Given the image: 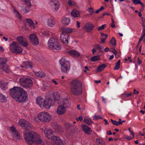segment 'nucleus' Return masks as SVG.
Listing matches in <instances>:
<instances>
[{
    "label": "nucleus",
    "mask_w": 145,
    "mask_h": 145,
    "mask_svg": "<svg viewBox=\"0 0 145 145\" xmlns=\"http://www.w3.org/2000/svg\"><path fill=\"white\" fill-rule=\"evenodd\" d=\"M110 43L113 45L115 46L116 44V40L114 37H113L110 40Z\"/></svg>",
    "instance_id": "a19ab883"
},
{
    "label": "nucleus",
    "mask_w": 145,
    "mask_h": 145,
    "mask_svg": "<svg viewBox=\"0 0 145 145\" xmlns=\"http://www.w3.org/2000/svg\"><path fill=\"white\" fill-rule=\"evenodd\" d=\"M0 87L2 90H4L7 88V87L6 85L5 84H0Z\"/></svg>",
    "instance_id": "a18cd8bd"
},
{
    "label": "nucleus",
    "mask_w": 145,
    "mask_h": 145,
    "mask_svg": "<svg viewBox=\"0 0 145 145\" xmlns=\"http://www.w3.org/2000/svg\"><path fill=\"white\" fill-rule=\"evenodd\" d=\"M109 51L113 53L114 54H116V52L117 51L115 49L112 48H111Z\"/></svg>",
    "instance_id": "603ef678"
},
{
    "label": "nucleus",
    "mask_w": 145,
    "mask_h": 145,
    "mask_svg": "<svg viewBox=\"0 0 145 145\" xmlns=\"http://www.w3.org/2000/svg\"><path fill=\"white\" fill-rule=\"evenodd\" d=\"M66 108H67L70 106L71 103L70 100L67 98L63 99L62 100V103L60 104Z\"/></svg>",
    "instance_id": "5701e85b"
},
{
    "label": "nucleus",
    "mask_w": 145,
    "mask_h": 145,
    "mask_svg": "<svg viewBox=\"0 0 145 145\" xmlns=\"http://www.w3.org/2000/svg\"><path fill=\"white\" fill-rule=\"evenodd\" d=\"M120 61L119 60L116 63L114 67V70L118 69L120 67Z\"/></svg>",
    "instance_id": "4c0bfd02"
},
{
    "label": "nucleus",
    "mask_w": 145,
    "mask_h": 145,
    "mask_svg": "<svg viewBox=\"0 0 145 145\" xmlns=\"http://www.w3.org/2000/svg\"><path fill=\"white\" fill-rule=\"evenodd\" d=\"M70 20L69 18L64 17L61 20V23L64 26H66L69 24Z\"/></svg>",
    "instance_id": "bb28decb"
},
{
    "label": "nucleus",
    "mask_w": 145,
    "mask_h": 145,
    "mask_svg": "<svg viewBox=\"0 0 145 145\" xmlns=\"http://www.w3.org/2000/svg\"><path fill=\"white\" fill-rule=\"evenodd\" d=\"M95 47L98 50L101 51V50L103 48V47L101 46L98 44H96L95 45Z\"/></svg>",
    "instance_id": "c03bdc74"
},
{
    "label": "nucleus",
    "mask_w": 145,
    "mask_h": 145,
    "mask_svg": "<svg viewBox=\"0 0 145 145\" xmlns=\"http://www.w3.org/2000/svg\"><path fill=\"white\" fill-rule=\"evenodd\" d=\"M57 100L58 99L57 98V96H56L55 93H54L48 99H46L45 102H47L48 104H51L50 107L55 104V101L57 102Z\"/></svg>",
    "instance_id": "f8f14e48"
},
{
    "label": "nucleus",
    "mask_w": 145,
    "mask_h": 145,
    "mask_svg": "<svg viewBox=\"0 0 145 145\" xmlns=\"http://www.w3.org/2000/svg\"><path fill=\"white\" fill-rule=\"evenodd\" d=\"M101 39V43H104L105 42V39H103L100 38Z\"/></svg>",
    "instance_id": "680f3d73"
},
{
    "label": "nucleus",
    "mask_w": 145,
    "mask_h": 145,
    "mask_svg": "<svg viewBox=\"0 0 145 145\" xmlns=\"http://www.w3.org/2000/svg\"><path fill=\"white\" fill-rule=\"evenodd\" d=\"M67 108L62 105L60 104L57 108V112L59 115H62L65 113Z\"/></svg>",
    "instance_id": "a211bd4d"
},
{
    "label": "nucleus",
    "mask_w": 145,
    "mask_h": 145,
    "mask_svg": "<svg viewBox=\"0 0 145 145\" xmlns=\"http://www.w3.org/2000/svg\"><path fill=\"white\" fill-rule=\"evenodd\" d=\"M24 2L23 5L21 6V10L25 13L29 12L30 9L29 7H31V4L30 0H22Z\"/></svg>",
    "instance_id": "9d476101"
},
{
    "label": "nucleus",
    "mask_w": 145,
    "mask_h": 145,
    "mask_svg": "<svg viewBox=\"0 0 145 145\" xmlns=\"http://www.w3.org/2000/svg\"><path fill=\"white\" fill-rule=\"evenodd\" d=\"M101 38L104 39L105 40L107 37V34H105L102 33H101Z\"/></svg>",
    "instance_id": "37998d69"
},
{
    "label": "nucleus",
    "mask_w": 145,
    "mask_h": 145,
    "mask_svg": "<svg viewBox=\"0 0 145 145\" xmlns=\"http://www.w3.org/2000/svg\"><path fill=\"white\" fill-rule=\"evenodd\" d=\"M12 7L13 9V12L15 16L20 20H21L22 19L21 14L13 6H12Z\"/></svg>",
    "instance_id": "4be33fe9"
},
{
    "label": "nucleus",
    "mask_w": 145,
    "mask_h": 145,
    "mask_svg": "<svg viewBox=\"0 0 145 145\" xmlns=\"http://www.w3.org/2000/svg\"><path fill=\"white\" fill-rule=\"evenodd\" d=\"M88 11L89 12L91 13L94 12V10L93 8L90 7L88 8Z\"/></svg>",
    "instance_id": "de8ad7c7"
},
{
    "label": "nucleus",
    "mask_w": 145,
    "mask_h": 145,
    "mask_svg": "<svg viewBox=\"0 0 145 145\" xmlns=\"http://www.w3.org/2000/svg\"><path fill=\"white\" fill-rule=\"evenodd\" d=\"M17 40L22 46L24 47H26L28 45V42L26 39L22 36L17 37Z\"/></svg>",
    "instance_id": "2eb2a0df"
},
{
    "label": "nucleus",
    "mask_w": 145,
    "mask_h": 145,
    "mask_svg": "<svg viewBox=\"0 0 145 145\" xmlns=\"http://www.w3.org/2000/svg\"><path fill=\"white\" fill-rule=\"evenodd\" d=\"M92 51L93 54H94L96 52V50L95 48H93L92 50Z\"/></svg>",
    "instance_id": "e2e57ef3"
},
{
    "label": "nucleus",
    "mask_w": 145,
    "mask_h": 145,
    "mask_svg": "<svg viewBox=\"0 0 145 145\" xmlns=\"http://www.w3.org/2000/svg\"><path fill=\"white\" fill-rule=\"evenodd\" d=\"M51 140L53 142V145H63L62 141L57 137H52Z\"/></svg>",
    "instance_id": "f3484780"
},
{
    "label": "nucleus",
    "mask_w": 145,
    "mask_h": 145,
    "mask_svg": "<svg viewBox=\"0 0 145 145\" xmlns=\"http://www.w3.org/2000/svg\"><path fill=\"white\" fill-rule=\"evenodd\" d=\"M29 38L30 41L32 44L36 45L38 44V40L35 34L33 33L30 34L29 35Z\"/></svg>",
    "instance_id": "4468645a"
},
{
    "label": "nucleus",
    "mask_w": 145,
    "mask_h": 145,
    "mask_svg": "<svg viewBox=\"0 0 145 145\" xmlns=\"http://www.w3.org/2000/svg\"><path fill=\"white\" fill-rule=\"evenodd\" d=\"M19 81L21 85L25 88L31 87L33 84V81L30 78H20Z\"/></svg>",
    "instance_id": "6e6552de"
},
{
    "label": "nucleus",
    "mask_w": 145,
    "mask_h": 145,
    "mask_svg": "<svg viewBox=\"0 0 145 145\" xmlns=\"http://www.w3.org/2000/svg\"><path fill=\"white\" fill-rule=\"evenodd\" d=\"M115 55V57L116 58H118L120 56V52L119 53L118 51L116 52V54L115 53L114 54Z\"/></svg>",
    "instance_id": "3c124183"
},
{
    "label": "nucleus",
    "mask_w": 145,
    "mask_h": 145,
    "mask_svg": "<svg viewBox=\"0 0 145 145\" xmlns=\"http://www.w3.org/2000/svg\"><path fill=\"white\" fill-rule=\"evenodd\" d=\"M10 50L12 53L19 54L22 52V49L16 42H12L10 45Z\"/></svg>",
    "instance_id": "0eeeda50"
},
{
    "label": "nucleus",
    "mask_w": 145,
    "mask_h": 145,
    "mask_svg": "<svg viewBox=\"0 0 145 145\" xmlns=\"http://www.w3.org/2000/svg\"><path fill=\"white\" fill-rule=\"evenodd\" d=\"M137 59L138 60V64L139 65L141 63L142 61L138 57V58Z\"/></svg>",
    "instance_id": "052dcab7"
},
{
    "label": "nucleus",
    "mask_w": 145,
    "mask_h": 145,
    "mask_svg": "<svg viewBox=\"0 0 145 145\" xmlns=\"http://www.w3.org/2000/svg\"><path fill=\"white\" fill-rule=\"evenodd\" d=\"M111 122L114 125H116H116H117V121L116 120H113L112 119H111Z\"/></svg>",
    "instance_id": "864d4df0"
},
{
    "label": "nucleus",
    "mask_w": 145,
    "mask_h": 145,
    "mask_svg": "<svg viewBox=\"0 0 145 145\" xmlns=\"http://www.w3.org/2000/svg\"><path fill=\"white\" fill-rule=\"evenodd\" d=\"M67 52L69 54L73 57H77L80 56V53L74 50H70Z\"/></svg>",
    "instance_id": "393cba45"
},
{
    "label": "nucleus",
    "mask_w": 145,
    "mask_h": 145,
    "mask_svg": "<svg viewBox=\"0 0 145 145\" xmlns=\"http://www.w3.org/2000/svg\"><path fill=\"white\" fill-rule=\"evenodd\" d=\"M130 133L131 134V135L133 136V138H131L130 137L127 136V140H131L134 137V135L133 133V132L131 130V129L130 127H129L128 129Z\"/></svg>",
    "instance_id": "ea45409f"
},
{
    "label": "nucleus",
    "mask_w": 145,
    "mask_h": 145,
    "mask_svg": "<svg viewBox=\"0 0 145 145\" xmlns=\"http://www.w3.org/2000/svg\"><path fill=\"white\" fill-rule=\"evenodd\" d=\"M101 118L100 116H99L95 115L93 117V120H96Z\"/></svg>",
    "instance_id": "49530a36"
},
{
    "label": "nucleus",
    "mask_w": 145,
    "mask_h": 145,
    "mask_svg": "<svg viewBox=\"0 0 145 145\" xmlns=\"http://www.w3.org/2000/svg\"><path fill=\"white\" fill-rule=\"evenodd\" d=\"M72 16L74 18L78 17L80 15V12L76 9H73L71 12Z\"/></svg>",
    "instance_id": "cd10ccee"
},
{
    "label": "nucleus",
    "mask_w": 145,
    "mask_h": 145,
    "mask_svg": "<svg viewBox=\"0 0 145 145\" xmlns=\"http://www.w3.org/2000/svg\"><path fill=\"white\" fill-rule=\"evenodd\" d=\"M10 94L14 99L20 103L24 102L28 97L26 91L19 87H14L10 89Z\"/></svg>",
    "instance_id": "f03ea898"
},
{
    "label": "nucleus",
    "mask_w": 145,
    "mask_h": 145,
    "mask_svg": "<svg viewBox=\"0 0 145 145\" xmlns=\"http://www.w3.org/2000/svg\"><path fill=\"white\" fill-rule=\"evenodd\" d=\"M71 93L74 95H79L82 93V83L80 81L75 80L71 83Z\"/></svg>",
    "instance_id": "7ed1b4c3"
},
{
    "label": "nucleus",
    "mask_w": 145,
    "mask_h": 145,
    "mask_svg": "<svg viewBox=\"0 0 145 145\" xmlns=\"http://www.w3.org/2000/svg\"><path fill=\"white\" fill-rule=\"evenodd\" d=\"M7 101L6 97L2 94L0 93V101L5 102Z\"/></svg>",
    "instance_id": "c9c22d12"
},
{
    "label": "nucleus",
    "mask_w": 145,
    "mask_h": 145,
    "mask_svg": "<svg viewBox=\"0 0 145 145\" xmlns=\"http://www.w3.org/2000/svg\"><path fill=\"white\" fill-rule=\"evenodd\" d=\"M46 22L47 25L49 27H52L55 25L56 21L54 18L50 17L46 19Z\"/></svg>",
    "instance_id": "6ab92c4d"
},
{
    "label": "nucleus",
    "mask_w": 145,
    "mask_h": 145,
    "mask_svg": "<svg viewBox=\"0 0 145 145\" xmlns=\"http://www.w3.org/2000/svg\"><path fill=\"white\" fill-rule=\"evenodd\" d=\"M111 22L112 23L111 24V27L113 28L115 27V26L114 23V21L113 19L112 18L111 19Z\"/></svg>",
    "instance_id": "09e8293b"
},
{
    "label": "nucleus",
    "mask_w": 145,
    "mask_h": 145,
    "mask_svg": "<svg viewBox=\"0 0 145 145\" xmlns=\"http://www.w3.org/2000/svg\"><path fill=\"white\" fill-rule=\"evenodd\" d=\"M69 34H65L62 33L60 35V39L62 42L66 45L68 43V40L69 38Z\"/></svg>",
    "instance_id": "dca6fc26"
},
{
    "label": "nucleus",
    "mask_w": 145,
    "mask_h": 145,
    "mask_svg": "<svg viewBox=\"0 0 145 145\" xmlns=\"http://www.w3.org/2000/svg\"><path fill=\"white\" fill-rule=\"evenodd\" d=\"M38 117L39 120L43 122L50 121L52 119V116L48 112H43L39 113Z\"/></svg>",
    "instance_id": "423d86ee"
},
{
    "label": "nucleus",
    "mask_w": 145,
    "mask_h": 145,
    "mask_svg": "<svg viewBox=\"0 0 145 145\" xmlns=\"http://www.w3.org/2000/svg\"><path fill=\"white\" fill-rule=\"evenodd\" d=\"M71 126L72 125L70 123H67L65 124V126L67 128H70Z\"/></svg>",
    "instance_id": "8fccbe9b"
},
{
    "label": "nucleus",
    "mask_w": 145,
    "mask_h": 145,
    "mask_svg": "<svg viewBox=\"0 0 145 145\" xmlns=\"http://www.w3.org/2000/svg\"><path fill=\"white\" fill-rule=\"evenodd\" d=\"M46 100L40 97H38L36 99V102L38 105L41 108H44L47 109H49L50 108L51 104H48L47 102H45Z\"/></svg>",
    "instance_id": "1a4fd4ad"
},
{
    "label": "nucleus",
    "mask_w": 145,
    "mask_h": 145,
    "mask_svg": "<svg viewBox=\"0 0 145 145\" xmlns=\"http://www.w3.org/2000/svg\"><path fill=\"white\" fill-rule=\"evenodd\" d=\"M106 25H103L97 28V30L99 31L101 30L104 29L106 27Z\"/></svg>",
    "instance_id": "79ce46f5"
},
{
    "label": "nucleus",
    "mask_w": 145,
    "mask_h": 145,
    "mask_svg": "<svg viewBox=\"0 0 145 145\" xmlns=\"http://www.w3.org/2000/svg\"><path fill=\"white\" fill-rule=\"evenodd\" d=\"M94 27L92 23L88 22L85 24L83 28L87 32H90L94 29Z\"/></svg>",
    "instance_id": "ddd939ff"
},
{
    "label": "nucleus",
    "mask_w": 145,
    "mask_h": 145,
    "mask_svg": "<svg viewBox=\"0 0 145 145\" xmlns=\"http://www.w3.org/2000/svg\"><path fill=\"white\" fill-rule=\"evenodd\" d=\"M100 59V56L99 55L94 56L90 58V60L92 62H95L99 60Z\"/></svg>",
    "instance_id": "473e14b6"
},
{
    "label": "nucleus",
    "mask_w": 145,
    "mask_h": 145,
    "mask_svg": "<svg viewBox=\"0 0 145 145\" xmlns=\"http://www.w3.org/2000/svg\"><path fill=\"white\" fill-rule=\"evenodd\" d=\"M106 67V65L105 64H103L98 67L97 71L98 72H100L103 70Z\"/></svg>",
    "instance_id": "f704fd0d"
},
{
    "label": "nucleus",
    "mask_w": 145,
    "mask_h": 145,
    "mask_svg": "<svg viewBox=\"0 0 145 145\" xmlns=\"http://www.w3.org/2000/svg\"><path fill=\"white\" fill-rule=\"evenodd\" d=\"M83 120V118H82V116H79L78 118L77 119V121H81Z\"/></svg>",
    "instance_id": "bf43d9fd"
},
{
    "label": "nucleus",
    "mask_w": 145,
    "mask_h": 145,
    "mask_svg": "<svg viewBox=\"0 0 145 145\" xmlns=\"http://www.w3.org/2000/svg\"><path fill=\"white\" fill-rule=\"evenodd\" d=\"M50 4L55 11L58 10L59 8V3L57 0H52Z\"/></svg>",
    "instance_id": "412c9836"
},
{
    "label": "nucleus",
    "mask_w": 145,
    "mask_h": 145,
    "mask_svg": "<svg viewBox=\"0 0 145 145\" xmlns=\"http://www.w3.org/2000/svg\"><path fill=\"white\" fill-rule=\"evenodd\" d=\"M132 1L133 3L137 5L140 4L142 6L144 7V4L141 2L140 0H132Z\"/></svg>",
    "instance_id": "58836bf2"
},
{
    "label": "nucleus",
    "mask_w": 145,
    "mask_h": 145,
    "mask_svg": "<svg viewBox=\"0 0 145 145\" xmlns=\"http://www.w3.org/2000/svg\"><path fill=\"white\" fill-rule=\"evenodd\" d=\"M84 120L86 123L89 125H91L93 123L91 120L90 118L87 117L85 118Z\"/></svg>",
    "instance_id": "72a5a7b5"
},
{
    "label": "nucleus",
    "mask_w": 145,
    "mask_h": 145,
    "mask_svg": "<svg viewBox=\"0 0 145 145\" xmlns=\"http://www.w3.org/2000/svg\"><path fill=\"white\" fill-rule=\"evenodd\" d=\"M61 66V70L62 72L67 74L70 68V65L69 61L67 60L65 57H62L59 61Z\"/></svg>",
    "instance_id": "39448f33"
},
{
    "label": "nucleus",
    "mask_w": 145,
    "mask_h": 145,
    "mask_svg": "<svg viewBox=\"0 0 145 145\" xmlns=\"http://www.w3.org/2000/svg\"><path fill=\"white\" fill-rule=\"evenodd\" d=\"M134 92L133 93L134 94H138L139 93V92L138 91H137L136 89H134L133 90Z\"/></svg>",
    "instance_id": "4d7b16f0"
},
{
    "label": "nucleus",
    "mask_w": 145,
    "mask_h": 145,
    "mask_svg": "<svg viewBox=\"0 0 145 145\" xmlns=\"http://www.w3.org/2000/svg\"><path fill=\"white\" fill-rule=\"evenodd\" d=\"M19 124L26 130L24 132V138L26 142L29 144L33 143L40 144L42 142L39 135L33 131H30L29 130L32 127V125L26 120L22 119L18 121Z\"/></svg>",
    "instance_id": "f257e3e1"
},
{
    "label": "nucleus",
    "mask_w": 145,
    "mask_h": 145,
    "mask_svg": "<svg viewBox=\"0 0 145 145\" xmlns=\"http://www.w3.org/2000/svg\"><path fill=\"white\" fill-rule=\"evenodd\" d=\"M52 81L54 83L55 85H57L58 84V83L55 80L52 79Z\"/></svg>",
    "instance_id": "13d9d810"
},
{
    "label": "nucleus",
    "mask_w": 145,
    "mask_h": 145,
    "mask_svg": "<svg viewBox=\"0 0 145 145\" xmlns=\"http://www.w3.org/2000/svg\"><path fill=\"white\" fill-rule=\"evenodd\" d=\"M68 4L69 6H72V2L70 0H69L68 1Z\"/></svg>",
    "instance_id": "6e6d98bb"
},
{
    "label": "nucleus",
    "mask_w": 145,
    "mask_h": 145,
    "mask_svg": "<svg viewBox=\"0 0 145 145\" xmlns=\"http://www.w3.org/2000/svg\"><path fill=\"white\" fill-rule=\"evenodd\" d=\"M142 27H143V30H142V32H145V25H144V22L143 21V20H142Z\"/></svg>",
    "instance_id": "5fc2aeb1"
},
{
    "label": "nucleus",
    "mask_w": 145,
    "mask_h": 145,
    "mask_svg": "<svg viewBox=\"0 0 145 145\" xmlns=\"http://www.w3.org/2000/svg\"><path fill=\"white\" fill-rule=\"evenodd\" d=\"M117 124L116 126H118V125H121V121H117Z\"/></svg>",
    "instance_id": "0e129e2a"
},
{
    "label": "nucleus",
    "mask_w": 145,
    "mask_h": 145,
    "mask_svg": "<svg viewBox=\"0 0 145 145\" xmlns=\"http://www.w3.org/2000/svg\"><path fill=\"white\" fill-rule=\"evenodd\" d=\"M25 22L31 29H34L35 27V24L31 19L27 18L25 19Z\"/></svg>",
    "instance_id": "b1692460"
},
{
    "label": "nucleus",
    "mask_w": 145,
    "mask_h": 145,
    "mask_svg": "<svg viewBox=\"0 0 145 145\" xmlns=\"http://www.w3.org/2000/svg\"><path fill=\"white\" fill-rule=\"evenodd\" d=\"M49 48L52 50H59L61 49V46L57 40L54 37L50 38L48 42Z\"/></svg>",
    "instance_id": "20e7f679"
},
{
    "label": "nucleus",
    "mask_w": 145,
    "mask_h": 145,
    "mask_svg": "<svg viewBox=\"0 0 145 145\" xmlns=\"http://www.w3.org/2000/svg\"><path fill=\"white\" fill-rule=\"evenodd\" d=\"M96 141L98 145H106L105 142L100 139H96Z\"/></svg>",
    "instance_id": "e433bc0d"
},
{
    "label": "nucleus",
    "mask_w": 145,
    "mask_h": 145,
    "mask_svg": "<svg viewBox=\"0 0 145 145\" xmlns=\"http://www.w3.org/2000/svg\"><path fill=\"white\" fill-rule=\"evenodd\" d=\"M11 133L14 140H18L20 139V137L18 134L14 127H12L10 128Z\"/></svg>",
    "instance_id": "aec40b11"
},
{
    "label": "nucleus",
    "mask_w": 145,
    "mask_h": 145,
    "mask_svg": "<svg viewBox=\"0 0 145 145\" xmlns=\"http://www.w3.org/2000/svg\"><path fill=\"white\" fill-rule=\"evenodd\" d=\"M109 48L106 47L104 51L105 52H107L109 51Z\"/></svg>",
    "instance_id": "338daca9"
},
{
    "label": "nucleus",
    "mask_w": 145,
    "mask_h": 145,
    "mask_svg": "<svg viewBox=\"0 0 145 145\" xmlns=\"http://www.w3.org/2000/svg\"><path fill=\"white\" fill-rule=\"evenodd\" d=\"M7 59L5 58H0V67L2 70L7 73L10 72V69L8 67H6L5 64L7 61Z\"/></svg>",
    "instance_id": "9b49d317"
},
{
    "label": "nucleus",
    "mask_w": 145,
    "mask_h": 145,
    "mask_svg": "<svg viewBox=\"0 0 145 145\" xmlns=\"http://www.w3.org/2000/svg\"><path fill=\"white\" fill-rule=\"evenodd\" d=\"M35 74L38 77L43 78L45 77V74L44 73L41 71H38L35 72Z\"/></svg>",
    "instance_id": "2f4dec72"
},
{
    "label": "nucleus",
    "mask_w": 145,
    "mask_h": 145,
    "mask_svg": "<svg viewBox=\"0 0 145 145\" xmlns=\"http://www.w3.org/2000/svg\"><path fill=\"white\" fill-rule=\"evenodd\" d=\"M76 23H77V27H80V22H79L78 21H77Z\"/></svg>",
    "instance_id": "69168bd1"
},
{
    "label": "nucleus",
    "mask_w": 145,
    "mask_h": 145,
    "mask_svg": "<svg viewBox=\"0 0 145 145\" xmlns=\"http://www.w3.org/2000/svg\"><path fill=\"white\" fill-rule=\"evenodd\" d=\"M72 29L70 28H65L63 29L62 33L65 34H69L72 32Z\"/></svg>",
    "instance_id": "7c9ffc66"
},
{
    "label": "nucleus",
    "mask_w": 145,
    "mask_h": 145,
    "mask_svg": "<svg viewBox=\"0 0 145 145\" xmlns=\"http://www.w3.org/2000/svg\"><path fill=\"white\" fill-rule=\"evenodd\" d=\"M44 132L46 137L49 139H51L50 136L53 133V131L52 129H46L44 130Z\"/></svg>",
    "instance_id": "a878e982"
},
{
    "label": "nucleus",
    "mask_w": 145,
    "mask_h": 145,
    "mask_svg": "<svg viewBox=\"0 0 145 145\" xmlns=\"http://www.w3.org/2000/svg\"><path fill=\"white\" fill-rule=\"evenodd\" d=\"M32 66V63L29 62H25L23 63L22 65H21V67L22 68L27 69L31 68Z\"/></svg>",
    "instance_id": "c85d7f7f"
},
{
    "label": "nucleus",
    "mask_w": 145,
    "mask_h": 145,
    "mask_svg": "<svg viewBox=\"0 0 145 145\" xmlns=\"http://www.w3.org/2000/svg\"><path fill=\"white\" fill-rule=\"evenodd\" d=\"M83 130L86 133L90 135L91 134V129L88 126L85 125L82 127Z\"/></svg>",
    "instance_id": "c756f323"
},
{
    "label": "nucleus",
    "mask_w": 145,
    "mask_h": 145,
    "mask_svg": "<svg viewBox=\"0 0 145 145\" xmlns=\"http://www.w3.org/2000/svg\"><path fill=\"white\" fill-rule=\"evenodd\" d=\"M0 51L2 52H3L4 51V49L2 46H0Z\"/></svg>",
    "instance_id": "774afa93"
}]
</instances>
